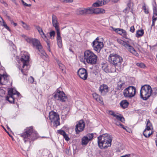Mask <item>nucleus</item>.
I'll return each instance as SVG.
<instances>
[{"instance_id": "obj_10", "label": "nucleus", "mask_w": 157, "mask_h": 157, "mask_svg": "<svg viewBox=\"0 0 157 157\" xmlns=\"http://www.w3.org/2000/svg\"><path fill=\"white\" fill-rule=\"evenodd\" d=\"M117 42L119 44L125 47L129 51L136 56L138 57L139 56V54L137 52L135 49L129 44L128 40L126 41H124L120 39H117Z\"/></svg>"}, {"instance_id": "obj_7", "label": "nucleus", "mask_w": 157, "mask_h": 157, "mask_svg": "<svg viewBox=\"0 0 157 157\" xmlns=\"http://www.w3.org/2000/svg\"><path fill=\"white\" fill-rule=\"evenodd\" d=\"M108 61L111 65L115 67H120L123 62L122 58L116 54H111L108 57Z\"/></svg>"}, {"instance_id": "obj_35", "label": "nucleus", "mask_w": 157, "mask_h": 157, "mask_svg": "<svg viewBox=\"0 0 157 157\" xmlns=\"http://www.w3.org/2000/svg\"><path fill=\"white\" fill-rule=\"evenodd\" d=\"M153 12H157V6L155 1L152 4Z\"/></svg>"}, {"instance_id": "obj_16", "label": "nucleus", "mask_w": 157, "mask_h": 157, "mask_svg": "<svg viewBox=\"0 0 157 157\" xmlns=\"http://www.w3.org/2000/svg\"><path fill=\"white\" fill-rule=\"evenodd\" d=\"M85 123L82 120L79 121L76 125L75 130L77 134L82 132L85 127Z\"/></svg>"}, {"instance_id": "obj_46", "label": "nucleus", "mask_w": 157, "mask_h": 157, "mask_svg": "<svg viewBox=\"0 0 157 157\" xmlns=\"http://www.w3.org/2000/svg\"><path fill=\"white\" fill-rule=\"evenodd\" d=\"M130 9L128 7H126L123 11L124 13H128L129 12Z\"/></svg>"}, {"instance_id": "obj_17", "label": "nucleus", "mask_w": 157, "mask_h": 157, "mask_svg": "<svg viewBox=\"0 0 157 157\" xmlns=\"http://www.w3.org/2000/svg\"><path fill=\"white\" fill-rule=\"evenodd\" d=\"M79 77L83 80H86L88 77V73L86 70L84 68H80L77 71Z\"/></svg>"}, {"instance_id": "obj_43", "label": "nucleus", "mask_w": 157, "mask_h": 157, "mask_svg": "<svg viewBox=\"0 0 157 157\" xmlns=\"http://www.w3.org/2000/svg\"><path fill=\"white\" fill-rule=\"evenodd\" d=\"M21 2L23 5L26 6L30 7L31 6V4H28L25 3L23 0H21Z\"/></svg>"}, {"instance_id": "obj_31", "label": "nucleus", "mask_w": 157, "mask_h": 157, "mask_svg": "<svg viewBox=\"0 0 157 157\" xmlns=\"http://www.w3.org/2000/svg\"><path fill=\"white\" fill-rule=\"evenodd\" d=\"M102 69L106 73H109L111 72L110 70L108 68L107 64H105L102 66Z\"/></svg>"}, {"instance_id": "obj_38", "label": "nucleus", "mask_w": 157, "mask_h": 157, "mask_svg": "<svg viewBox=\"0 0 157 157\" xmlns=\"http://www.w3.org/2000/svg\"><path fill=\"white\" fill-rule=\"evenodd\" d=\"M144 6L142 7V9L144 10V11L145 13L148 14L149 13L148 10L146 8L145 4L144 3Z\"/></svg>"}, {"instance_id": "obj_32", "label": "nucleus", "mask_w": 157, "mask_h": 157, "mask_svg": "<svg viewBox=\"0 0 157 157\" xmlns=\"http://www.w3.org/2000/svg\"><path fill=\"white\" fill-rule=\"evenodd\" d=\"M110 0H98V2L100 6L106 4L107 2H109Z\"/></svg>"}, {"instance_id": "obj_22", "label": "nucleus", "mask_w": 157, "mask_h": 157, "mask_svg": "<svg viewBox=\"0 0 157 157\" xmlns=\"http://www.w3.org/2000/svg\"><path fill=\"white\" fill-rule=\"evenodd\" d=\"M118 33L119 34L122 35L124 38H125L126 39H128V40H130L128 38L127 34L126 31L122 29L118 28L117 31L116 32Z\"/></svg>"}, {"instance_id": "obj_18", "label": "nucleus", "mask_w": 157, "mask_h": 157, "mask_svg": "<svg viewBox=\"0 0 157 157\" xmlns=\"http://www.w3.org/2000/svg\"><path fill=\"white\" fill-rule=\"evenodd\" d=\"M90 8H79L77 10L76 13L79 15H83L90 14Z\"/></svg>"}, {"instance_id": "obj_51", "label": "nucleus", "mask_w": 157, "mask_h": 157, "mask_svg": "<svg viewBox=\"0 0 157 157\" xmlns=\"http://www.w3.org/2000/svg\"><path fill=\"white\" fill-rule=\"evenodd\" d=\"M119 125L121 127V128H123L124 129L126 130V128H127V127H125V126H124L123 124H122L121 123L119 124Z\"/></svg>"}, {"instance_id": "obj_36", "label": "nucleus", "mask_w": 157, "mask_h": 157, "mask_svg": "<svg viewBox=\"0 0 157 157\" xmlns=\"http://www.w3.org/2000/svg\"><path fill=\"white\" fill-rule=\"evenodd\" d=\"M151 95L153 97L157 95V89L154 88L152 90Z\"/></svg>"}, {"instance_id": "obj_45", "label": "nucleus", "mask_w": 157, "mask_h": 157, "mask_svg": "<svg viewBox=\"0 0 157 157\" xmlns=\"http://www.w3.org/2000/svg\"><path fill=\"white\" fill-rule=\"evenodd\" d=\"M100 6L98 1L93 4L92 7H98Z\"/></svg>"}, {"instance_id": "obj_4", "label": "nucleus", "mask_w": 157, "mask_h": 157, "mask_svg": "<svg viewBox=\"0 0 157 157\" xmlns=\"http://www.w3.org/2000/svg\"><path fill=\"white\" fill-rule=\"evenodd\" d=\"M52 24L56 31L57 37L56 39L57 44L59 48H61L62 46V38L60 36L59 31V23L58 21V19L56 16L54 14L52 15Z\"/></svg>"}, {"instance_id": "obj_1", "label": "nucleus", "mask_w": 157, "mask_h": 157, "mask_svg": "<svg viewBox=\"0 0 157 157\" xmlns=\"http://www.w3.org/2000/svg\"><path fill=\"white\" fill-rule=\"evenodd\" d=\"M20 136L23 138L25 143L31 141H34L37 139L38 133L33 128L32 126L27 127L24 130L23 133L20 134Z\"/></svg>"}, {"instance_id": "obj_49", "label": "nucleus", "mask_w": 157, "mask_h": 157, "mask_svg": "<svg viewBox=\"0 0 157 157\" xmlns=\"http://www.w3.org/2000/svg\"><path fill=\"white\" fill-rule=\"evenodd\" d=\"M3 79L2 78V75L0 74V84L1 85H3L4 84V83H2Z\"/></svg>"}, {"instance_id": "obj_28", "label": "nucleus", "mask_w": 157, "mask_h": 157, "mask_svg": "<svg viewBox=\"0 0 157 157\" xmlns=\"http://www.w3.org/2000/svg\"><path fill=\"white\" fill-rule=\"evenodd\" d=\"M150 130H147L145 129L143 135L146 138L149 137L152 134V132H151V133L149 132Z\"/></svg>"}, {"instance_id": "obj_41", "label": "nucleus", "mask_w": 157, "mask_h": 157, "mask_svg": "<svg viewBox=\"0 0 157 157\" xmlns=\"http://www.w3.org/2000/svg\"><path fill=\"white\" fill-rule=\"evenodd\" d=\"M152 19H154V20H157V12H153Z\"/></svg>"}, {"instance_id": "obj_23", "label": "nucleus", "mask_w": 157, "mask_h": 157, "mask_svg": "<svg viewBox=\"0 0 157 157\" xmlns=\"http://www.w3.org/2000/svg\"><path fill=\"white\" fill-rule=\"evenodd\" d=\"M93 97L97 101L100 103H103L102 98L99 95L96 93H94L92 94Z\"/></svg>"}, {"instance_id": "obj_44", "label": "nucleus", "mask_w": 157, "mask_h": 157, "mask_svg": "<svg viewBox=\"0 0 157 157\" xmlns=\"http://www.w3.org/2000/svg\"><path fill=\"white\" fill-rule=\"evenodd\" d=\"M63 136L64 138L66 140L68 141L70 140V138L68 137V135L66 133H65Z\"/></svg>"}, {"instance_id": "obj_61", "label": "nucleus", "mask_w": 157, "mask_h": 157, "mask_svg": "<svg viewBox=\"0 0 157 157\" xmlns=\"http://www.w3.org/2000/svg\"><path fill=\"white\" fill-rule=\"evenodd\" d=\"M120 123H121L120 122H118L117 121L116 123V124L118 126H119V125H120L119 124H120Z\"/></svg>"}, {"instance_id": "obj_9", "label": "nucleus", "mask_w": 157, "mask_h": 157, "mask_svg": "<svg viewBox=\"0 0 157 157\" xmlns=\"http://www.w3.org/2000/svg\"><path fill=\"white\" fill-rule=\"evenodd\" d=\"M12 88L10 89L8 91V93L6 97V100L8 101L10 103L17 104V100L15 98V96L19 97L20 94L16 90L14 91Z\"/></svg>"}, {"instance_id": "obj_27", "label": "nucleus", "mask_w": 157, "mask_h": 157, "mask_svg": "<svg viewBox=\"0 0 157 157\" xmlns=\"http://www.w3.org/2000/svg\"><path fill=\"white\" fill-rule=\"evenodd\" d=\"M2 78L3 79L2 83H4V84H6L9 80V77L7 75H2Z\"/></svg>"}, {"instance_id": "obj_58", "label": "nucleus", "mask_w": 157, "mask_h": 157, "mask_svg": "<svg viewBox=\"0 0 157 157\" xmlns=\"http://www.w3.org/2000/svg\"><path fill=\"white\" fill-rule=\"evenodd\" d=\"M11 23V24H13L14 26H16L17 25V24L16 23L14 22L13 21H12Z\"/></svg>"}, {"instance_id": "obj_54", "label": "nucleus", "mask_w": 157, "mask_h": 157, "mask_svg": "<svg viewBox=\"0 0 157 157\" xmlns=\"http://www.w3.org/2000/svg\"><path fill=\"white\" fill-rule=\"evenodd\" d=\"M111 28L113 30L116 32H117V31L118 28H115L113 27H112Z\"/></svg>"}, {"instance_id": "obj_3", "label": "nucleus", "mask_w": 157, "mask_h": 157, "mask_svg": "<svg viewBox=\"0 0 157 157\" xmlns=\"http://www.w3.org/2000/svg\"><path fill=\"white\" fill-rule=\"evenodd\" d=\"M21 36L25 39L27 42L30 44H32L33 47H35L36 49H38L43 56L46 57L47 54L44 50L39 40L36 39L29 37L24 34L22 35Z\"/></svg>"}, {"instance_id": "obj_40", "label": "nucleus", "mask_w": 157, "mask_h": 157, "mask_svg": "<svg viewBox=\"0 0 157 157\" xmlns=\"http://www.w3.org/2000/svg\"><path fill=\"white\" fill-rule=\"evenodd\" d=\"M137 65L141 68H144L145 67V65L143 63H137L136 64Z\"/></svg>"}, {"instance_id": "obj_6", "label": "nucleus", "mask_w": 157, "mask_h": 157, "mask_svg": "<svg viewBox=\"0 0 157 157\" xmlns=\"http://www.w3.org/2000/svg\"><path fill=\"white\" fill-rule=\"evenodd\" d=\"M84 59L87 63L91 65L95 64L97 62L98 57L92 51H86L84 53Z\"/></svg>"}, {"instance_id": "obj_50", "label": "nucleus", "mask_w": 157, "mask_h": 157, "mask_svg": "<svg viewBox=\"0 0 157 157\" xmlns=\"http://www.w3.org/2000/svg\"><path fill=\"white\" fill-rule=\"evenodd\" d=\"M130 31L132 33H133L134 32L135 28L134 26H132L130 27Z\"/></svg>"}, {"instance_id": "obj_42", "label": "nucleus", "mask_w": 157, "mask_h": 157, "mask_svg": "<svg viewBox=\"0 0 157 157\" xmlns=\"http://www.w3.org/2000/svg\"><path fill=\"white\" fill-rule=\"evenodd\" d=\"M58 133L60 134L61 135H62L63 136L64 135V134L66 133L65 132L62 130H58Z\"/></svg>"}, {"instance_id": "obj_62", "label": "nucleus", "mask_w": 157, "mask_h": 157, "mask_svg": "<svg viewBox=\"0 0 157 157\" xmlns=\"http://www.w3.org/2000/svg\"><path fill=\"white\" fill-rule=\"evenodd\" d=\"M23 27L24 28H26H26H27V25H26V26L25 25H23Z\"/></svg>"}, {"instance_id": "obj_14", "label": "nucleus", "mask_w": 157, "mask_h": 157, "mask_svg": "<svg viewBox=\"0 0 157 157\" xmlns=\"http://www.w3.org/2000/svg\"><path fill=\"white\" fill-rule=\"evenodd\" d=\"M94 137L93 133H89L83 136L81 139V144L83 146H86L89 142L91 141Z\"/></svg>"}, {"instance_id": "obj_52", "label": "nucleus", "mask_w": 157, "mask_h": 157, "mask_svg": "<svg viewBox=\"0 0 157 157\" xmlns=\"http://www.w3.org/2000/svg\"><path fill=\"white\" fill-rule=\"evenodd\" d=\"M109 114L112 116V114H115V113L113 111H112V110L109 111Z\"/></svg>"}, {"instance_id": "obj_60", "label": "nucleus", "mask_w": 157, "mask_h": 157, "mask_svg": "<svg viewBox=\"0 0 157 157\" xmlns=\"http://www.w3.org/2000/svg\"><path fill=\"white\" fill-rule=\"evenodd\" d=\"M112 1L114 3H116L118 2L119 0H112Z\"/></svg>"}, {"instance_id": "obj_15", "label": "nucleus", "mask_w": 157, "mask_h": 157, "mask_svg": "<svg viewBox=\"0 0 157 157\" xmlns=\"http://www.w3.org/2000/svg\"><path fill=\"white\" fill-rule=\"evenodd\" d=\"M103 44L102 42L94 41L92 43V47L94 50L97 52H99L103 47Z\"/></svg>"}, {"instance_id": "obj_34", "label": "nucleus", "mask_w": 157, "mask_h": 157, "mask_svg": "<svg viewBox=\"0 0 157 157\" xmlns=\"http://www.w3.org/2000/svg\"><path fill=\"white\" fill-rule=\"evenodd\" d=\"M2 26H3L6 29L9 31H10V30L9 27L7 25L6 22L3 21L0 24Z\"/></svg>"}, {"instance_id": "obj_2", "label": "nucleus", "mask_w": 157, "mask_h": 157, "mask_svg": "<svg viewBox=\"0 0 157 157\" xmlns=\"http://www.w3.org/2000/svg\"><path fill=\"white\" fill-rule=\"evenodd\" d=\"M112 137L110 135L103 134L98 137V143L101 149L106 148L111 145Z\"/></svg>"}, {"instance_id": "obj_37", "label": "nucleus", "mask_w": 157, "mask_h": 157, "mask_svg": "<svg viewBox=\"0 0 157 157\" xmlns=\"http://www.w3.org/2000/svg\"><path fill=\"white\" fill-rule=\"evenodd\" d=\"M49 34L50 36V38L53 39L55 36V32L54 31H52L49 32Z\"/></svg>"}, {"instance_id": "obj_30", "label": "nucleus", "mask_w": 157, "mask_h": 157, "mask_svg": "<svg viewBox=\"0 0 157 157\" xmlns=\"http://www.w3.org/2000/svg\"><path fill=\"white\" fill-rule=\"evenodd\" d=\"M152 128V126L151 123L149 120L147 121L146 124V128H145L147 130H150Z\"/></svg>"}, {"instance_id": "obj_55", "label": "nucleus", "mask_w": 157, "mask_h": 157, "mask_svg": "<svg viewBox=\"0 0 157 157\" xmlns=\"http://www.w3.org/2000/svg\"><path fill=\"white\" fill-rule=\"evenodd\" d=\"M0 2L4 4V5H5V6H7V5L6 4V3L5 2L3 1V0H0Z\"/></svg>"}, {"instance_id": "obj_59", "label": "nucleus", "mask_w": 157, "mask_h": 157, "mask_svg": "<svg viewBox=\"0 0 157 157\" xmlns=\"http://www.w3.org/2000/svg\"><path fill=\"white\" fill-rule=\"evenodd\" d=\"M1 20L2 21H4L2 18L0 16V24L2 22L1 21Z\"/></svg>"}, {"instance_id": "obj_64", "label": "nucleus", "mask_w": 157, "mask_h": 157, "mask_svg": "<svg viewBox=\"0 0 157 157\" xmlns=\"http://www.w3.org/2000/svg\"><path fill=\"white\" fill-rule=\"evenodd\" d=\"M22 24H23V25H25L26 26V24L24 22H23V21H22Z\"/></svg>"}, {"instance_id": "obj_21", "label": "nucleus", "mask_w": 157, "mask_h": 157, "mask_svg": "<svg viewBox=\"0 0 157 157\" xmlns=\"http://www.w3.org/2000/svg\"><path fill=\"white\" fill-rule=\"evenodd\" d=\"M125 82L124 81L120 80L117 83L116 89L117 90H122L125 86Z\"/></svg>"}, {"instance_id": "obj_48", "label": "nucleus", "mask_w": 157, "mask_h": 157, "mask_svg": "<svg viewBox=\"0 0 157 157\" xmlns=\"http://www.w3.org/2000/svg\"><path fill=\"white\" fill-rule=\"evenodd\" d=\"M29 81L30 83H33L34 82V78L32 77H31L29 79Z\"/></svg>"}, {"instance_id": "obj_12", "label": "nucleus", "mask_w": 157, "mask_h": 157, "mask_svg": "<svg viewBox=\"0 0 157 157\" xmlns=\"http://www.w3.org/2000/svg\"><path fill=\"white\" fill-rule=\"evenodd\" d=\"M136 93V88L134 86H130L124 90L123 94L125 98H131L135 95Z\"/></svg>"}, {"instance_id": "obj_56", "label": "nucleus", "mask_w": 157, "mask_h": 157, "mask_svg": "<svg viewBox=\"0 0 157 157\" xmlns=\"http://www.w3.org/2000/svg\"><path fill=\"white\" fill-rule=\"evenodd\" d=\"M0 93H2V94H4L5 91L3 89H0Z\"/></svg>"}, {"instance_id": "obj_47", "label": "nucleus", "mask_w": 157, "mask_h": 157, "mask_svg": "<svg viewBox=\"0 0 157 157\" xmlns=\"http://www.w3.org/2000/svg\"><path fill=\"white\" fill-rule=\"evenodd\" d=\"M133 155V154H126L125 155H124V157H132Z\"/></svg>"}, {"instance_id": "obj_8", "label": "nucleus", "mask_w": 157, "mask_h": 157, "mask_svg": "<svg viewBox=\"0 0 157 157\" xmlns=\"http://www.w3.org/2000/svg\"><path fill=\"white\" fill-rule=\"evenodd\" d=\"M151 86L147 85L143 86L140 91L141 98L144 100H147L151 96Z\"/></svg>"}, {"instance_id": "obj_39", "label": "nucleus", "mask_w": 157, "mask_h": 157, "mask_svg": "<svg viewBox=\"0 0 157 157\" xmlns=\"http://www.w3.org/2000/svg\"><path fill=\"white\" fill-rule=\"evenodd\" d=\"M133 6V3L131 2V0H129V2L127 4V7L130 9H131L132 6ZM132 10V9L131 8Z\"/></svg>"}, {"instance_id": "obj_25", "label": "nucleus", "mask_w": 157, "mask_h": 157, "mask_svg": "<svg viewBox=\"0 0 157 157\" xmlns=\"http://www.w3.org/2000/svg\"><path fill=\"white\" fill-rule=\"evenodd\" d=\"M112 116L115 117L116 119L118 120L121 121L122 122H124V121L125 120L123 116H122L121 114H119V115H117L116 114H112Z\"/></svg>"}, {"instance_id": "obj_5", "label": "nucleus", "mask_w": 157, "mask_h": 157, "mask_svg": "<svg viewBox=\"0 0 157 157\" xmlns=\"http://www.w3.org/2000/svg\"><path fill=\"white\" fill-rule=\"evenodd\" d=\"M29 54L26 52H24L21 54L20 59L21 62L22 63V67L24 69L21 70L22 73L24 75H27V67L29 66Z\"/></svg>"}, {"instance_id": "obj_26", "label": "nucleus", "mask_w": 157, "mask_h": 157, "mask_svg": "<svg viewBox=\"0 0 157 157\" xmlns=\"http://www.w3.org/2000/svg\"><path fill=\"white\" fill-rule=\"evenodd\" d=\"M120 105L123 109H125L128 106L129 103L126 100H123L120 102Z\"/></svg>"}, {"instance_id": "obj_29", "label": "nucleus", "mask_w": 157, "mask_h": 157, "mask_svg": "<svg viewBox=\"0 0 157 157\" xmlns=\"http://www.w3.org/2000/svg\"><path fill=\"white\" fill-rule=\"evenodd\" d=\"M144 33V32L143 30H138L136 31V36L137 37H141L143 35Z\"/></svg>"}, {"instance_id": "obj_24", "label": "nucleus", "mask_w": 157, "mask_h": 157, "mask_svg": "<svg viewBox=\"0 0 157 157\" xmlns=\"http://www.w3.org/2000/svg\"><path fill=\"white\" fill-rule=\"evenodd\" d=\"M36 29L37 30L40 35L42 36V37L44 39L47 38L45 34L41 27L39 26H36Z\"/></svg>"}, {"instance_id": "obj_13", "label": "nucleus", "mask_w": 157, "mask_h": 157, "mask_svg": "<svg viewBox=\"0 0 157 157\" xmlns=\"http://www.w3.org/2000/svg\"><path fill=\"white\" fill-rule=\"evenodd\" d=\"M49 118L51 122H53L54 125L57 127L60 124L59 115L56 112L51 111L49 113Z\"/></svg>"}, {"instance_id": "obj_19", "label": "nucleus", "mask_w": 157, "mask_h": 157, "mask_svg": "<svg viewBox=\"0 0 157 157\" xmlns=\"http://www.w3.org/2000/svg\"><path fill=\"white\" fill-rule=\"evenodd\" d=\"M90 14H99L105 13V10L102 8H94L92 7H90Z\"/></svg>"}, {"instance_id": "obj_53", "label": "nucleus", "mask_w": 157, "mask_h": 157, "mask_svg": "<svg viewBox=\"0 0 157 157\" xmlns=\"http://www.w3.org/2000/svg\"><path fill=\"white\" fill-rule=\"evenodd\" d=\"M73 2V0H65V2L67 3H71Z\"/></svg>"}, {"instance_id": "obj_11", "label": "nucleus", "mask_w": 157, "mask_h": 157, "mask_svg": "<svg viewBox=\"0 0 157 157\" xmlns=\"http://www.w3.org/2000/svg\"><path fill=\"white\" fill-rule=\"evenodd\" d=\"M61 90L60 87L58 88L54 93L53 97L56 100L64 102L67 99V97Z\"/></svg>"}, {"instance_id": "obj_63", "label": "nucleus", "mask_w": 157, "mask_h": 157, "mask_svg": "<svg viewBox=\"0 0 157 157\" xmlns=\"http://www.w3.org/2000/svg\"><path fill=\"white\" fill-rule=\"evenodd\" d=\"M99 40V38L98 37L96 38V39L94 41H99L98 40Z\"/></svg>"}, {"instance_id": "obj_20", "label": "nucleus", "mask_w": 157, "mask_h": 157, "mask_svg": "<svg viewBox=\"0 0 157 157\" xmlns=\"http://www.w3.org/2000/svg\"><path fill=\"white\" fill-rule=\"evenodd\" d=\"M99 91L102 95H105L108 92L109 87L105 84H102L100 86L99 88Z\"/></svg>"}, {"instance_id": "obj_33", "label": "nucleus", "mask_w": 157, "mask_h": 157, "mask_svg": "<svg viewBox=\"0 0 157 157\" xmlns=\"http://www.w3.org/2000/svg\"><path fill=\"white\" fill-rule=\"evenodd\" d=\"M44 40L46 41V43L47 44V46H48V50L49 52H51V49L50 47V41L49 40V39L47 38L46 39H44Z\"/></svg>"}, {"instance_id": "obj_57", "label": "nucleus", "mask_w": 157, "mask_h": 157, "mask_svg": "<svg viewBox=\"0 0 157 157\" xmlns=\"http://www.w3.org/2000/svg\"><path fill=\"white\" fill-rule=\"evenodd\" d=\"M156 21V20H154V19H152V24L151 25L152 26L155 25V21Z\"/></svg>"}]
</instances>
